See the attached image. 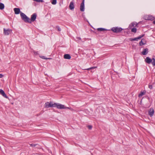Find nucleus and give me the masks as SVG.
Wrapping results in <instances>:
<instances>
[{
	"instance_id": "1",
	"label": "nucleus",
	"mask_w": 155,
	"mask_h": 155,
	"mask_svg": "<svg viewBox=\"0 0 155 155\" xmlns=\"http://www.w3.org/2000/svg\"><path fill=\"white\" fill-rule=\"evenodd\" d=\"M20 16L22 19L25 22L31 23L30 19L28 18L25 14L22 12H20Z\"/></svg>"
},
{
	"instance_id": "2",
	"label": "nucleus",
	"mask_w": 155,
	"mask_h": 155,
	"mask_svg": "<svg viewBox=\"0 0 155 155\" xmlns=\"http://www.w3.org/2000/svg\"><path fill=\"white\" fill-rule=\"evenodd\" d=\"M44 107L46 108L55 107V103H53L52 101L47 102L45 103Z\"/></svg>"
},
{
	"instance_id": "3",
	"label": "nucleus",
	"mask_w": 155,
	"mask_h": 155,
	"mask_svg": "<svg viewBox=\"0 0 155 155\" xmlns=\"http://www.w3.org/2000/svg\"><path fill=\"white\" fill-rule=\"evenodd\" d=\"M56 107L57 108L59 109H63L68 108L70 109V108L68 107H65L64 105L61 104H60L55 103V107Z\"/></svg>"
},
{
	"instance_id": "4",
	"label": "nucleus",
	"mask_w": 155,
	"mask_h": 155,
	"mask_svg": "<svg viewBox=\"0 0 155 155\" xmlns=\"http://www.w3.org/2000/svg\"><path fill=\"white\" fill-rule=\"evenodd\" d=\"M123 29L121 28H118L117 27L113 28L111 30L114 32L118 33L121 31Z\"/></svg>"
},
{
	"instance_id": "5",
	"label": "nucleus",
	"mask_w": 155,
	"mask_h": 155,
	"mask_svg": "<svg viewBox=\"0 0 155 155\" xmlns=\"http://www.w3.org/2000/svg\"><path fill=\"white\" fill-rule=\"evenodd\" d=\"M12 30L8 29H6L5 28L3 29V33L4 35H7L11 34L12 32Z\"/></svg>"
},
{
	"instance_id": "6",
	"label": "nucleus",
	"mask_w": 155,
	"mask_h": 155,
	"mask_svg": "<svg viewBox=\"0 0 155 155\" xmlns=\"http://www.w3.org/2000/svg\"><path fill=\"white\" fill-rule=\"evenodd\" d=\"M37 16V14L36 13H35L32 15L31 16V19H30V21L31 22H33L35 21L36 18Z\"/></svg>"
},
{
	"instance_id": "7",
	"label": "nucleus",
	"mask_w": 155,
	"mask_h": 155,
	"mask_svg": "<svg viewBox=\"0 0 155 155\" xmlns=\"http://www.w3.org/2000/svg\"><path fill=\"white\" fill-rule=\"evenodd\" d=\"M144 35L143 34V35H141L139 36V37H138L137 38H130V40L131 41H137V40H138V39H141L144 36Z\"/></svg>"
},
{
	"instance_id": "8",
	"label": "nucleus",
	"mask_w": 155,
	"mask_h": 155,
	"mask_svg": "<svg viewBox=\"0 0 155 155\" xmlns=\"http://www.w3.org/2000/svg\"><path fill=\"white\" fill-rule=\"evenodd\" d=\"M154 113V110L152 108H150L148 111V114L151 117L153 116Z\"/></svg>"
},
{
	"instance_id": "9",
	"label": "nucleus",
	"mask_w": 155,
	"mask_h": 155,
	"mask_svg": "<svg viewBox=\"0 0 155 155\" xmlns=\"http://www.w3.org/2000/svg\"><path fill=\"white\" fill-rule=\"evenodd\" d=\"M80 11L81 12H83L84 10V0H83L82 2L81 3L80 5Z\"/></svg>"
},
{
	"instance_id": "10",
	"label": "nucleus",
	"mask_w": 155,
	"mask_h": 155,
	"mask_svg": "<svg viewBox=\"0 0 155 155\" xmlns=\"http://www.w3.org/2000/svg\"><path fill=\"white\" fill-rule=\"evenodd\" d=\"M145 19L146 20H153L155 19V18L153 16L148 15L145 17Z\"/></svg>"
},
{
	"instance_id": "11",
	"label": "nucleus",
	"mask_w": 155,
	"mask_h": 155,
	"mask_svg": "<svg viewBox=\"0 0 155 155\" xmlns=\"http://www.w3.org/2000/svg\"><path fill=\"white\" fill-rule=\"evenodd\" d=\"M145 62L148 64H150L152 61L151 59L149 57H147L146 58L145 60Z\"/></svg>"
},
{
	"instance_id": "12",
	"label": "nucleus",
	"mask_w": 155,
	"mask_h": 155,
	"mask_svg": "<svg viewBox=\"0 0 155 155\" xmlns=\"http://www.w3.org/2000/svg\"><path fill=\"white\" fill-rule=\"evenodd\" d=\"M138 23H137L136 22H133L131 23V24L129 26V28H132V27H137Z\"/></svg>"
},
{
	"instance_id": "13",
	"label": "nucleus",
	"mask_w": 155,
	"mask_h": 155,
	"mask_svg": "<svg viewBox=\"0 0 155 155\" xmlns=\"http://www.w3.org/2000/svg\"><path fill=\"white\" fill-rule=\"evenodd\" d=\"M0 93L4 97H5L6 98H8V97H7L4 91L2 89H0Z\"/></svg>"
},
{
	"instance_id": "14",
	"label": "nucleus",
	"mask_w": 155,
	"mask_h": 155,
	"mask_svg": "<svg viewBox=\"0 0 155 155\" xmlns=\"http://www.w3.org/2000/svg\"><path fill=\"white\" fill-rule=\"evenodd\" d=\"M15 13L16 14H18L20 13V9L18 8H15L14 9Z\"/></svg>"
},
{
	"instance_id": "15",
	"label": "nucleus",
	"mask_w": 155,
	"mask_h": 155,
	"mask_svg": "<svg viewBox=\"0 0 155 155\" xmlns=\"http://www.w3.org/2000/svg\"><path fill=\"white\" fill-rule=\"evenodd\" d=\"M148 52V49L147 48L144 49L143 51L141 52L142 54L145 55L147 54Z\"/></svg>"
},
{
	"instance_id": "16",
	"label": "nucleus",
	"mask_w": 155,
	"mask_h": 155,
	"mask_svg": "<svg viewBox=\"0 0 155 155\" xmlns=\"http://www.w3.org/2000/svg\"><path fill=\"white\" fill-rule=\"evenodd\" d=\"M69 8L71 10H73L74 8V3L72 2H71L70 4Z\"/></svg>"
},
{
	"instance_id": "17",
	"label": "nucleus",
	"mask_w": 155,
	"mask_h": 155,
	"mask_svg": "<svg viewBox=\"0 0 155 155\" xmlns=\"http://www.w3.org/2000/svg\"><path fill=\"white\" fill-rule=\"evenodd\" d=\"M64 58L65 59H69L71 58L70 55L68 54H64Z\"/></svg>"
},
{
	"instance_id": "18",
	"label": "nucleus",
	"mask_w": 155,
	"mask_h": 155,
	"mask_svg": "<svg viewBox=\"0 0 155 155\" xmlns=\"http://www.w3.org/2000/svg\"><path fill=\"white\" fill-rule=\"evenodd\" d=\"M97 30L99 31H107V30L103 28H99L97 29Z\"/></svg>"
},
{
	"instance_id": "19",
	"label": "nucleus",
	"mask_w": 155,
	"mask_h": 155,
	"mask_svg": "<svg viewBox=\"0 0 155 155\" xmlns=\"http://www.w3.org/2000/svg\"><path fill=\"white\" fill-rule=\"evenodd\" d=\"M4 4L2 3H0V9L1 10H2L4 8Z\"/></svg>"
},
{
	"instance_id": "20",
	"label": "nucleus",
	"mask_w": 155,
	"mask_h": 155,
	"mask_svg": "<svg viewBox=\"0 0 155 155\" xmlns=\"http://www.w3.org/2000/svg\"><path fill=\"white\" fill-rule=\"evenodd\" d=\"M143 41H144V39H142L141 41L139 43V45L140 46H142L143 45H144L145 44V43H144L143 42Z\"/></svg>"
},
{
	"instance_id": "21",
	"label": "nucleus",
	"mask_w": 155,
	"mask_h": 155,
	"mask_svg": "<svg viewBox=\"0 0 155 155\" xmlns=\"http://www.w3.org/2000/svg\"><path fill=\"white\" fill-rule=\"evenodd\" d=\"M131 31L133 32L134 33H136L137 31L136 28H132L131 29Z\"/></svg>"
},
{
	"instance_id": "22",
	"label": "nucleus",
	"mask_w": 155,
	"mask_h": 155,
	"mask_svg": "<svg viewBox=\"0 0 155 155\" xmlns=\"http://www.w3.org/2000/svg\"><path fill=\"white\" fill-rule=\"evenodd\" d=\"M151 60H152V64L153 66H154L155 65V59L154 58H152L151 59Z\"/></svg>"
},
{
	"instance_id": "23",
	"label": "nucleus",
	"mask_w": 155,
	"mask_h": 155,
	"mask_svg": "<svg viewBox=\"0 0 155 155\" xmlns=\"http://www.w3.org/2000/svg\"><path fill=\"white\" fill-rule=\"evenodd\" d=\"M151 60H152V64L153 66H154L155 65V59L154 58H152L151 59Z\"/></svg>"
},
{
	"instance_id": "24",
	"label": "nucleus",
	"mask_w": 155,
	"mask_h": 155,
	"mask_svg": "<svg viewBox=\"0 0 155 155\" xmlns=\"http://www.w3.org/2000/svg\"><path fill=\"white\" fill-rule=\"evenodd\" d=\"M145 92H144V91H143V92L141 91L140 92V93L139 94V96L140 97V96H142L143 95H144L145 94Z\"/></svg>"
},
{
	"instance_id": "25",
	"label": "nucleus",
	"mask_w": 155,
	"mask_h": 155,
	"mask_svg": "<svg viewBox=\"0 0 155 155\" xmlns=\"http://www.w3.org/2000/svg\"><path fill=\"white\" fill-rule=\"evenodd\" d=\"M97 68V67H91V68H87V69H85V70H90V69H94V68Z\"/></svg>"
},
{
	"instance_id": "26",
	"label": "nucleus",
	"mask_w": 155,
	"mask_h": 155,
	"mask_svg": "<svg viewBox=\"0 0 155 155\" xmlns=\"http://www.w3.org/2000/svg\"><path fill=\"white\" fill-rule=\"evenodd\" d=\"M57 2L56 0H52L51 3L53 5H55Z\"/></svg>"
},
{
	"instance_id": "27",
	"label": "nucleus",
	"mask_w": 155,
	"mask_h": 155,
	"mask_svg": "<svg viewBox=\"0 0 155 155\" xmlns=\"http://www.w3.org/2000/svg\"><path fill=\"white\" fill-rule=\"evenodd\" d=\"M40 57L41 58H42L43 59H51V58H46L44 56H40Z\"/></svg>"
},
{
	"instance_id": "28",
	"label": "nucleus",
	"mask_w": 155,
	"mask_h": 155,
	"mask_svg": "<svg viewBox=\"0 0 155 155\" xmlns=\"http://www.w3.org/2000/svg\"><path fill=\"white\" fill-rule=\"evenodd\" d=\"M30 145L31 147H35V146L36 145H38V144H30Z\"/></svg>"
},
{
	"instance_id": "29",
	"label": "nucleus",
	"mask_w": 155,
	"mask_h": 155,
	"mask_svg": "<svg viewBox=\"0 0 155 155\" xmlns=\"http://www.w3.org/2000/svg\"><path fill=\"white\" fill-rule=\"evenodd\" d=\"M148 87L150 89H152V88H153V86H152V85H148Z\"/></svg>"
},
{
	"instance_id": "30",
	"label": "nucleus",
	"mask_w": 155,
	"mask_h": 155,
	"mask_svg": "<svg viewBox=\"0 0 155 155\" xmlns=\"http://www.w3.org/2000/svg\"><path fill=\"white\" fill-rule=\"evenodd\" d=\"M57 28H58V31H61V28L59 27H58Z\"/></svg>"
},
{
	"instance_id": "31",
	"label": "nucleus",
	"mask_w": 155,
	"mask_h": 155,
	"mask_svg": "<svg viewBox=\"0 0 155 155\" xmlns=\"http://www.w3.org/2000/svg\"><path fill=\"white\" fill-rule=\"evenodd\" d=\"M3 76H4L3 75V74H0V78H2Z\"/></svg>"
},
{
	"instance_id": "32",
	"label": "nucleus",
	"mask_w": 155,
	"mask_h": 155,
	"mask_svg": "<svg viewBox=\"0 0 155 155\" xmlns=\"http://www.w3.org/2000/svg\"><path fill=\"white\" fill-rule=\"evenodd\" d=\"M88 127V129L89 130H91V129L92 127Z\"/></svg>"
},
{
	"instance_id": "33",
	"label": "nucleus",
	"mask_w": 155,
	"mask_h": 155,
	"mask_svg": "<svg viewBox=\"0 0 155 155\" xmlns=\"http://www.w3.org/2000/svg\"><path fill=\"white\" fill-rule=\"evenodd\" d=\"M33 52H34V53L35 54H37V52H36V51H33Z\"/></svg>"
},
{
	"instance_id": "34",
	"label": "nucleus",
	"mask_w": 155,
	"mask_h": 155,
	"mask_svg": "<svg viewBox=\"0 0 155 155\" xmlns=\"http://www.w3.org/2000/svg\"><path fill=\"white\" fill-rule=\"evenodd\" d=\"M77 38V39H79V40H81V38H80V37H78Z\"/></svg>"
},
{
	"instance_id": "35",
	"label": "nucleus",
	"mask_w": 155,
	"mask_h": 155,
	"mask_svg": "<svg viewBox=\"0 0 155 155\" xmlns=\"http://www.w3.org/2000/svg\"><path fill=\"white\" fill-rule=\"evenodd\" d=\"M153 23L154 24H155V20L153 21Z\"/></svg>"
}]
</instances>
